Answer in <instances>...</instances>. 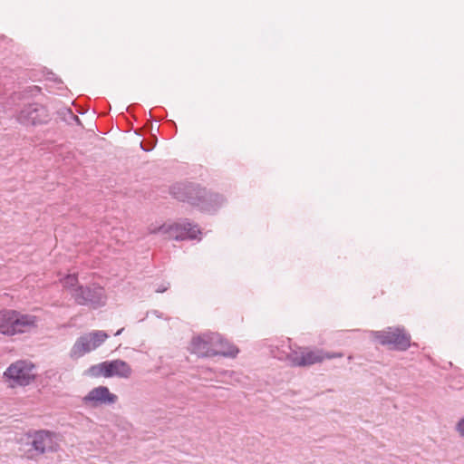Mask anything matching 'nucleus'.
Returning a JSON list of instances; mask_svg holds the SVG:
<instances>
[{
	"label": "nucleus",
	"instance_id": "obj_17",
	"mask_svg": "<svg viewBox=\"0 0 464 464\" xmlns=\"http://www.w3.org/2000/svg\"><path fill=\"white\" fill-rule=\"evenodd\" d=\"M456 430L459 435L464 438V417L458 421Z\"/></svg>",
	"mask_w": 464,
	"mask_h": 464
},
{
	"label": "nucleus",
	"instance_id": "obj_24",
	"mask_svg": "<svg viewBox=\"0 0 464 464\" xmlns=\"http://www.w3.org/2000/svg\"><path fill=\"white\" fill-rule=\"evenodd\" d=\"M70 114H71V116L73 118V120H74V121H78V122H79V118H78V116L72 114V112H70Z\"/></svg>",
	"mask_w": 464,
	"mask_h": 464
},
{
	"label": "nucleus",
	"instance_id": "obj_14",
	"mask_svg": "<svg viewBox=\"0 0 464 464\" xmlns=\"http://www.w3.org/2000/svg\"><path fill=\"white\" fill-rule=\"evenodd\" d=\"M238 350L227 341L224 340L220 334L214 335V351L213 356L235 357Z\"/></svg>",
	"mask_w": 464,
	"mask_h": 464
},
{
	"label": "nucleus",
	"instance_id": "obj_11",
	"mask_svg": "<svg viewBox=\"0 0 464 464\" xmlns=\"http://www.w3.org/2000/svg\"><path fill=\"white\" fill-rule=\"evenodd\" d=\"M31 445L38 454L54 451L57 447L55 434L49 430H37L32 436Z\"/></svg>",
	"mask_w": 464,
	"mask_h": 464
},
{
	"label": "nucleus",
	"instance_id": "obj_10",
	"mask_svg": "<svg viewBox=\"0 0 464 464\" xmlns=\"http://www.w3.org/2000/svg\"><path fill=\"white\" fill-rule=\"evenodd\" d=\"M117 395L111 393L108 387L99 386L91 390L82 399V404L89 408H98L102 405L114 404Z\"/></svg>",
	"mask_w": 464,
	"mask_h": 464
},
{
	"label": "nucleus",
	"instance_id": "obj_23",
	"mask_svg": "<svg viewBox=\"0 0 464 464\" xmlns=\"http://www.w3.org/2000/svg\"><path fill=\"white\" fill-rule=\"evenodd\" d=\"M123 330H124V328H121V329L118 330V331L115 333V334H114V335H115V336L120 335V334L123 332Z\"/></svg>",
	"mask_w": 464,
	"mask_h": 464
},
{
	"label": "nucleus",
	"instance_id": "obj_20",
	"mask_svg": "<svg viewBox=\"0 0 464 464\" xmlns=\"http://www.w3.org/2000/svg\"><path fill=\"white\" fill-rule=\"evenodd\" d=\"M169 286H160V288H158L156 291L159 292V293H162L164 291H166L168 289Z\"/></svg>",
	"mask_w": 464,
	"mask_h": 464
},
{
	"label": "nucleus",
	"instance_id": "obj_2",
	"mask_svg": "<svg viewBox=\"0 0 464 464\" xmlns=\"http://www.w3.org/2000/svg\"><path fill=\"white\" fill-rule=\"evenodd\" d=\"M37 324L38 318L35 315L15 310L0 311V334L4 335L29 333L37 327Z\"/></svg>",
	"mask_w": 464,
	"mask_h": 464
},
{
	"label": "nucleus",
	"instance_id": "obj_22",
	"mask_svg": "<svg viewBox=\"0 0 464 464\" xmlns=\"http://www.w3.org/2000/svg\"><path fill=\"white\" fill-rule=\"evenodd\" d=\"M140 148L142 149V150H145V151H150L151 150V148L144 147L142 142L140 143Z\"/></svg>",
	"mask_w": 464,
	"mask_h": 464
},
{
	"label": "nucleus",
	"instance_id": "obj_5",
	"mask_svg": "<svg viewBox=\"0 0 464 464\" xmlns=\"http://www.w3.org/2000/svg\"><path fill=\"white\" fill-rule=\"evenodd\" d=\"M72 298L77 304L90 306L93 309L104 306L107 301L104 288L96 284L73 288Z\"/></svg>",
	"mask_w": 464,
	"mask_h": 464
},
{
	"label": "nucleus",
	"instance_id": "obj_6",
	"mask_svg": "<svg viewBox=\"0 0 464 464\" xmlns=\"http://www.w3.org/2000/svg\"><path fill=\"white\" fill-rule=\"evenodd\" d=\"M109 337L102 330H94L77 338L71 351V358H81L100 347Z\"/></svg>",
	"mask_w": 464,
	"mask_h": 464
},
{
	"label": "nucleus",
	"instance_id": "obj_18",
	"mask_svg": "<svg viewBox=\"0 0 464 464\" xmlns=\"http://www.w3.org/2000/svg\"><path fill=\"white\" fill-rule=\"evenodd\" d=\"M342 353H324V359H334L343 357Z\"/></svg>",
	"mask_w": 464,
	"mask_h": 464
},
{
	"label": "nucleus",
	"instance_id": "obj_19",
	"mask_svg": "<svg viewBox=\"0 0 464 464\" xmlns=\"http://www.w3.org/2000/svg\"><path fill=\"white\" fill-rule=\"evenodd\" d=\"M39 92L40 88L37 86H31L25 91L28 96H35Z\"/></svg>",
	"mask_w": 464,
	"mask_h": 464
},
{
	"label": "nucleus",
	"instance_id": "obj_12",
	"mask_svg": "<svg viewBox=\"0 0 464 464\" xmlns=\"http://www.w3.org/2000/svg\"><path fill=\"white\" fill-rule=\"evenodd\" d=\"M215 334L207 333L194 337L191 341V351L198 356L212 357Z\"/></svg>",
	"mask_w": 464,
	"mask_h": 464
},
{
	"label": "nucleus",
	"instance_id": "obj_16",
	"mask_svg": "<svg viewBox=\"0 0 464 464\" xmlns=\"http://www.w3.org/2000/svg\"><path fill=\"white\" fill-rule=\"evenodd\" d=\"M61 283L63 288L70 291L71 295L73 288L81 286L80 285H78V277L75 274L65 276L63 278L61 279Z\"/></svg>",
	"mask_w": 464,
	"mask_h": 464
},
{
	"label": "nucleus",
	"instance_id": "obj_8",
	"mask_svg": "<svg viewBox=\"0 0 464 464\" xmlns=\"http://www.w3.org/2000/svg\"><path fill=\"white\" fill-rule=\"evenodd\" d=\"M4 376L12 387L28 385L35 377L34 365L27 361H17L5 370Z\"/></svg>",
	"mask_w": 464,
	"mask_h": 464
},
{
	"label": "nucleus",
	"instance_id": "obj_4",
	"mask_svg": "<svg viewBox=\"0 0 464 464\" xmlns=\"http://www.w3.org/2000/svg\"><path fill=\"white\" fill-rule=\"evenodd\" d=\"M287 350L283 351V354H275L278 359H285L293 366L304 367L309 366L324 361V351L320 349L311 350L297 346L285 345Z\"/></svg>",
	"mask_w": 464,
	"mask_h": 464
},
{
	"label": "nucleus",
	"instance_id": "obj_7",
	"mask_svg": "<svg viewBox=\"0 0 464 464\" xmlns=\"http://www.w3.org/2000/svg\"><path fill=\"white\" fill-rule=\"evenodd\" d=\"M371 335L382 345L405 351L411 345V335L401 327H388L382 331H372Z\"/></svg>",
	"mask_w": 464,
	"mask_h": 464
},
{
	"label": "nucleus",
	"instance_id": "obj_13",
	"mask_svg": "<svg viewBox=\"0 0 464 464\" xmlns=\"http://www.w3.org/2000/svg\"><path fill=\"white\" fill-rule=\"evenodd\" d=\"M106 373L107 378L118 377L122 379H128L132 374V369L130 365L125 361L117 359L112 361H107Z\"/></svg>",
	"mask_w": 464,
	"mask_h": 464
},
{
	"label": "nucleus",
	"instance_id": "obj_9",
	"mask_svg": "<svg viewBox=\"0 0 464 464\" xmlns=\"http://www.w3.org/2000/svg\"><path fill=\"white\" fill-rule=\"evenodd\" d=\"M50 119L47 109L36 102L24 105L16 114L17 121L24 126L45 124Z\"/></svg>",
	"mask_w": 464,
	"mask_h": 464
},
{
	"label": "nucleus",
	"instance_id": "obj_15",
	"mask_svg": "<svg viewBox=\"0 0 464 464\" xmlns=\"http://www.w3.org/2000/svg\"><path fill=\"white\" fill-rule=\"evenodd\" d=\"M106 369H107V361L91 366L86 371V374L91 377L103 376V377L107 378Z\"/></svg>",
	"mask_w": 464,
	"mask_h": 464
},
{
	"label": "nucleus",
	"instance_id": "obj_3",
	"mask_svg": "<svg viewBox=\"0 0 464 464\" xmlns=\"http://www.w3.org/2000/svg\"><path fill=\"white\" fill-rule=\"evenodd\" d=\"M150 234H160L166 239H174L177 241L194 239L200 230L196 225H192L187 219L179 222H167L157 226L151 224L148 227Z\"/></svg>",
	"mask_w": 464,
	"mask_h": 464
},
{
	"label": "nucleus",
	"instance_id": "obj_1",
	"mask_svg": "<svg viewBox=\"0 0 464 464\" xmlns=\"http://www.w3.org/2000/svg\"><path fill=\"white\" fill-rule=\"evenodd\" d=\"M169 193L176 199L187 202L205 212L216 211L225 201L218 194L208 191L195 183H177L170 187Z\"/></svg>",
	"mask_w": 464,
	"mask_h": 464
},
{
	"label": "nucleus",
	"instance_id": "obj_21",
	"mask_svg": "<svg viewBox=\"0 0 464 464\" xmlns=\"http://www.w3.org/2000/svg\"><path fill=\"white\" fill-rule=\"evenodd\" d=\"M169 286H160V288H158L156 291L159 292V293H162L164 291H166L168 289Z\"/></svg>",
	"mask_w": 464,
	"mask_h": 464
}]
</instances>
